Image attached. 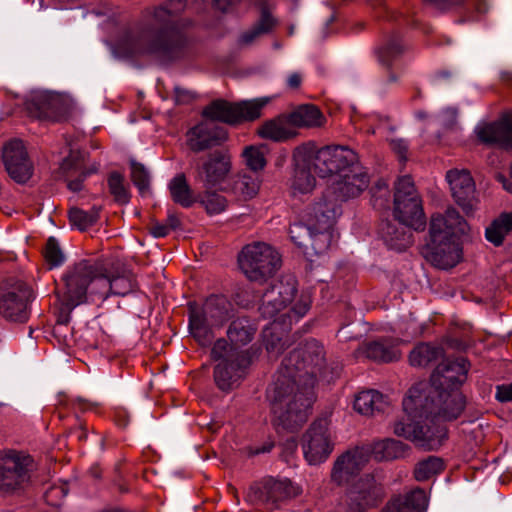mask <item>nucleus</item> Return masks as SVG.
Returning <instances> with one entry per match:
<instances>
[{
    "label": "nucleus",
    "instance_id": "1",
    "mask_svg": "<svg viewBox=\"0 0 512 512\" xmlns=\"http://www.w3.org/2000/svg\"><path fill=\"white\" fill-rule=\"evenodd\" d=\"M470 364L463 358H446L437 365L429 383L412 386L403 399L405 416L393 424V432L414 442L424 450H437L447 438L444 427L435 424L436 417L456 420L466 407L460 392L467 380Z\"/></svg>",
    "mask_w": 512,
    "mask_h": 512
},
{
    "label": "nucleus",
    "instance_id": "2",
    "mask_svg": "<svg viewBox=\"0 0 512 512\" xmlns=\"http://www.w3.org/2000/svg\"><path fill=\"white\" fill-rule=\"evenodd\" d=\"M186 8V0H168L162 5L146 7L139 19L126 31L124 49L133 56H150L161 64L187 59L191 41L183 28L188 19L175 20Z\"/></svg>",
    "mask_w": 512,
    "mask_h": 512
},
{
    "label": "nucleus",
    "instance_id": "3",
    "mask_svg": "<svg viewBox=\"0 0 512 512\" xmlns=\"http://www.w3.org/2000/svg\"><path fill=\"white\" fill-rule=\"evenodd\" d=\"M468 231L466 220L455 208H448L444 215L431 217L429 238L423 246V257L434 267L451 269L462 259V247L458 241Z\"/></svg>",
    "mask_w": 512,
    "mask_h": 512
},
{
    "label": "nucleus",
    "instance_id": "4",
    "mask_svg": "<svg viewBox=\"0 0 512 512\" xmlns=\"http://www.w3.org/2000/svg\"><path fill=\"white\" fill-rule=\"evenodd\" d=\"M273 414V425L278 431L295 432L308 419L309 409L315 399L314 390L276 377L267 392Z\"/></svg>",
    "mask_w": 512,
    "mask_h": 512
},
{
    "label": "nucleus",
    "instance_id": "5",
    "mask_svg": "<svg viewBox=\"0 0 512 512\" xmlns=\"http://www.w3.org/2000/svg\"><path fill=\"white\" fill-rule=\"evenodd\" d=\"M103 275V264L97 260L82 259L68 267L63 274V286L57 287L56 295L60 306L57 323L66 325L71 312L86 302L88 287L94 281L99 283Z\"/></svg>",
    "mask_w": 512,
    "mask_h": 512
},
{
    "label": "nucleus",
    "instance_id": "6",
    "mask_svg": "<svg viewBox=\"0 0 512 512\" xmlns=\"http://www.w3.org/2000/svg\"><path fill=\"white\" fill-rule=\"evenodd\" d=\"M192 167L195 182L205 189L198 194L197 202L210 215L224 211L227 206L226 198L212 189L224 182L230 173V155L223 150H215L207 156L194 159Z\"/></svg>",
    "mask_w": 512,
    "mask_h": 512
},
{
    "label": "nucleus",
    "instance_id": "7",
    "mask_svg": "<svg viewBox=\"0 0 512 512\" xmlns=\"http://www.w3.org/2000/svg\"><path fill=\"white\" fill-rule=\"evenodd\" d=\"M325 362L323 345L316 339L306 340L289 353L281 363L276 377L314 390L317 376Z\"/></svg>",
    "mask_w": 512,
    "mask_h": 512
},
{
    "label": "nucleus",
    "instance_id": "8",
    "mask_svg": "<svg viewBox=\"0 0 512 512\" xmlns=\"http://www.w3.org/2000/svg\"><path fill=\"white\" fill-rule=\"evenodd\" d=\"M189 330L193 338L201 345L212 342L211 326L221 325L232 317L233 305L223 295H211L200 307L195 302L188 304Z\"/></svg>",
    "mask_w": 512,
    "mask_h": 512
},
{
    "label": "nucleus",
    "instance_id": "9",
    "mask_svg": "<svg viewBox=\"0 0 512 512\" xmlns=\"http://www.w3.org/2000/svg\"><path fill=\"white\" fill-rule=\"evenodd\" d=\"M211 357L219 363L214 368V381L216 386L228 392L238 386L240 379L245 375L251 364L248 351L239 350L229 345L225 339H218L212 349Z\"/></svg>",
    "mask_w": 512,
    "mask_h": 512
},
{
    "label": "nucleus",
    "instance_id": "10",
    "mask_svg": "<svg viewBox=\"0 0 512 512\" xmlns=\"http://www.w3.org/2000/svg\"><path fill=\"white\" fill-rule=\"evenodd\" d=\"M241 271L246 277L255 282H265L281 267L279 253L264 242L246 245L238 256Z\"/></svg>",
    "mask_w": 512,
    "mask_h": 512
},
{
    "label": "nucleus",
    "instance_id": "11",
    "mask_svg": "<svg viewBox=\"0 0 512 512\" xmlns=\"http://www.w3.org/2000/svg\"><path fill=\"white\" fill-rule=\"evenodd\" d=\"M268 102L269 98L267 97L234 103L217 99L203 109L202 116L208 119V122H221L234 126L258 119Z\"/></svg>",
    "mask_w": 512,
    "mask_h": 512
},
{
    "label": "nucleus",
    "instance_id": "12",
    "mask_svg": "<svg viewBox=\"0 0 512 512\" xmlns=\"http://www.w3.org/2000/svg\"><path fill=\"white\" fill-rule=\"evenodd\" d=\"M34 469L32 456L15 450L0 452V494L8 496L24 491Z\"/></svg>",
    "mask_w": 512,
    "mask_h": 512
},
{
    "label": "nucleus",
    "instance_id": "13",
    "mask_svg": "<svg viewBox=\"0 0 512 512\" xmlns=\"http://www.w3.org/2000/svg\"><path fill=\"white\" fill-rule=\"evenodd\" d=\"M393 215L396 220L410 225L415 231L425 229L426 217L422 199L408 175L399 178L395 184Z\"/></svg>",
    "mask_w": 512,
    "mask_h": 512
},
{
    "label": "nucleus",
    "instance_id": "14",
    "mask_svg": "<svg viewBox=\"0 0 512 512\" xmlns=\"http://www.w3.org/2000/svg\"><path fill=\"white\" fill-rule=\"evenodd\" d=\"M34 291L20 279L8 278L0 286V315L7 321L25 323L30 317Z\"/></svg>",
    "mask_w": 512,
    "mask_h": 512
},
{
    "label": "nucleus",
    "instance_id": "15",
    "mask_svg": "<svg viewBox=\"0 0 512 512\" xmlns=\"http://www.w3.org/2000/svg\"><path fill=\"white\" fill-rule=\"evenodd\" d=\"M24 107L31 118L60 121L69 113L71 101L60 93L32 91L26 97Z\"/></svg>",
    "mask_w": 512,
    "mask_h": 512
},
{
    "label": "nucleus",
    "instance_id": "16",
    "mask_svg": "<svg viewBox=\"0 0 512 512\" xmlns=\"http://www.w3.org/2000/svg\"><path fill=\"white\" fill-rule=\"evenodd\" d=\"M308 159L315 174L326 178L343 174L358 160V156L352 149L344 146H325L309 155Z\"/></svg>",
    "mask_w": 512,
    "mask_h": 512
},
{
    "label": "nucleus",
    "instance_id": "17",
    "mask_svg": "<svg viewBox=\"0 0 512 512\" xmlns=\"http://www.w3.org/2000/svg\"><path fill=\"white\" fill-rule=\"evenodd\" d=\"M300 492L299 487L289 479L268 477L250 486L247 499L253 504L277 507L279 503L295 498Z\"/></svg>",
    "mask_w": 512,
    "mask_h": 512
},
{
    "label": "nucleus",
    "instance_id": "18",
    "mask_svg": "<svg viewBox=\"0 0 512 512\" xmlns=\"http://www.w3.org/2000/svg\"><path fill=\"white\" fill-rule=\"evenodd\" d=\"M1 159L5 171L16 183L25 184L31 179L34 165L22 140L11 139L4 143Z\"/></svg>",
    "mask_w": 512,
    "mask_h": 512
},
{
    "label": "nucleus",
    "instance_id": "19",
    "mask_svg": "<svg viewBox=\"0 0 512 512\" xmlns=\"http://www.w3.org/2000/svg\"><path fill=\"white\" fill-rule=\"evenodd\" d=\"M329 420L327 417L316 419L303 435L302 446L306 460L310 464L324 461L333 450L328 432Z\"/></svg>",
    "mask_w": 512,
    "mask_h": 512
},
{
    "label": "nucleus",
    "instance_id": "20",
    "mask_svg": "<svg viewBox=\"0 0 512 512\" xmlns=\"http://www.w3.org/2000/svg\"><path fill=\"white\" fill-rule=\"evenodd\" d=\"M384 496L383 487L374 476L367 474L355 483L348 493L350 512H364L370 507L377 506Z\"/></svg>",
    "mask_w": 512,
    "mask_h": 512
},
{
    "label": "nucleus",
    "instance_id": "21",
    "mask_svg": "<svg viewBox=\"0 0 512 512\" xmlns=\"http://www.w3.org/2000/svg\"><path fill=\"white\" fill-rule=\"evenodd\" d=\"M98 171V165L85 166V154L79 150H70L58 169L59 178H63L67 188L72 192L83 190L86 178Z\"/></svg>",
    "mask_w": 512,
    "mask_h": 512
},
{
    "label": "nucleus",
    "instance_id": "22",
    "mask_svg": "<svg viewBox=\"0 0 512 512\" xmlns=\"http://www.w3.org/2000/svg\"><path fill=\"white\" fill-rule=\"evenodd\" d=\"M453 199L468 215L473 212L477 198L475 183L468 170L451 169L446 173Z\"/></svg>",
    "mask_w": 512,
    "mask_h": 512
},
{
    "label": "nucleus",
    "instance_id": "23",
    "mask_svg": "<svg viewBox=\"0 0 512 512\" xmlns=\"http://www.w3.org/2000/svg\"><path fill=\"white\" fill-rule=\"evenodd\" d=\"M475 133L483 144L512 150V112L503 113L497 120L477 126Z\"/></svg>",
    "mask_w": 512,
    "mask_h": 512
},
{
    "label": "nucleus",
    "instance_id": "24",
    "mask_svg": "<svg viewBox=\"0 0 512 512\" xmlns=\"http://www.w3.org/2000/svg\"><path fill=\"white\" fill-rule=\"evenodd\" d=\"M227 131L213 122H201L187 132V145L198 153L220 146L227 140Z\"/></svg>",
    "mask_w": 512,
    "mask_h": 512
},
{
    "label": "nucleus",
    "instance_id": "25",
    "mask_svg": "<svg viewBox=\"0 0 512 512\" xmlns=\"http://www.w3.org/2000/svg\"><path fill=\"white\" fill-rule=\"evenodd\" d=\"M369 184V176L358 160L339 176L333 186L336 199L347 201L359 196Z\"/></svg>",
    "mask_w": 512,
    "mask_h": 512
},
{
    "label": "nucleus",
    "instance_id": "26",
    "mask_svg": "<svg viewBox=\"0 0 512 512\" xmlns=\"http://www.w3.org/2000/svg\"><path fill=\"white\" fill-rule=\"evenodd\" d=\"M369 460V451L363 448L349 450L340 455L333 466L331 478L338 485L357 475Z\"/></svg>",
    "mask_w": 512,
    "mask_h": 512
},
{
    "label": "nucleus",
    "instance_id": "27",
    "mask_svg": "<svg viewBox=\"0 0 512 512\" xmlns=\"http://www.w3.org/2000/svg\"><path fill=\"white\" fill-rule=\"evenodd\" d=\"M412 230L410 225L394 218L382 220L378 233L389 249L402 252L414 242Z\"/></svg>",
    "mask_w": 512,
    "mask_h": 512
},
{
    "label": "nucleus",
    "instance_id": "28",
    "mask_svg": "<svg viewBox=\"0 0 512 512\" xmlns=\"http://www.w3.org/2000/svg\"><path fill=\"white\" fill-rule=\"evenodd\" d=\"M257 134L263 139L274 142H285L297 136V132L290 123L288 114H280L266 120L258 127Z\"/></svg>",
    "mask_w": 512,
    "mask_h": 512
},
{
    "label": "nucleus",
    "instance_id": "29",
    "mask_svg": "<svg viewBox=\"0 0 512 512\" xmlns=\"http://www.w3.org/2000/svg\"><path fill=\"white\" fill-rule=\"evenodd\" d=\"M361 349L368 359L378 363L394 362L401 357L397 341L391 338H380L364 343Z\"/></svg>",
    "mask_w": 512,
    "mask_h": 512
},
{
    "label": "nucleus",
    "instance_id": "30",
    "mask_svg": "<svg viewBox=\"0 0 512 512\" xmlns=\"http://www.w3.org/2000/svg\"><path fill=\"white\" fill-rule=\"evenodd\" d=\"M337 215L336 205L333 201L320 200L311 205L304 216L308 225L314 229L331 230Z\"/></svg>",
    "mask_w": 512,
    "mask_h": 512
},
{
    "label": "nucleus",
    "instance_id": "31",
    "mask_svg": "<svg viewBox=\"0 0 512 512\" xmlns=\"http://www.w3.org/2000/svg\"><path fill=\"white\" fill-rule=\"evenodd\" d=\"M428 500L424 490L415 489L391 499L383 512H425Z\"/></svg>",
    "mask_w": 512,
    "mask_h": 512
},
{
    "label": "nucleus",
    "instance_id": "32",
    "mask_svg": "<svg viewBox=\"0 0 512 512\" xmlns=\"http://www.w3.org/2000/svg\"><path fill=\"white\" fill-rule=\"evenodd\" d=\"M99 284L104 289L101 293L103 298H107L109 294L125 296L135 289L134 276L128 270H123L117 275H109L103 268Z\"/></svg>",
    "mask_w": 512,
    "mask_h": 512
},
{
    "label": "nucleus",
    "instance_id": "33",
    "mask_svg": "<svg viewBox=\"0 0 512 512\" xmlns=\"http://www.w3.org/2000/svg\"><path fill=\"white\" fill-rule=\"evenodd\" d=\"M403 51L404 47L397 34L391 35L383 45L376 49L378 61L388 74L387 83H395L398 81L397 74L392 70V64Z\"/></svg>",
    "mask_w": 512,
    "mask_h": 512
},
{
    "label": "nucleus",
    "instance_id": "34",
    "mask_svg": "<svg viewBox=\"0 0 512 512\" xmlns=\"http://www.w3.org/2000/svg\"><path fill=\"white\" fill-rule=\"evenodd\" d=\"M277 25V20L271 14L266 3L260 6V17L258 21L248 30L244 31L239 37L241 45L249 46L263 35L269 34Z\"/></svg>",
    "mask_w": 512,
    "mask_h": 512
},
{
    "label": "nucleus",
    "instance_id": "35",
    "mask_svg": "<svg viewBox=\"0 0 512 512\" xmlns=\"http://www.w3.org/2000/svg\"><path fill=\"white\" fill-rule=\"evenodd\" d=\"M288 116L292 127L296 128H318L326 122L325 116L314 104L299 105Z\"/></svg>",
    "mask_w": 512,
    "mask_h": 512
},
{
    "label": "nucleus",
    "instance_id": "36",
    "mask_svg": "<svg viewBox=\"0 0 512 512\" xmlns=\"http://www.w3.org/2000/svg\"><path fill=\"white\" fill-rule=\"evenodd\" d=\"M367 450L377 461H392L404 458L410 451V446L399 440L386 438L375 442L371 449Z\"/></svg>",
    "mask_w": 512,
    "mask_h": 512
},
{
    "label": "nucleus",
    "instance_id": "37",
    "mask_svg": "<svg viewBox=\"0 0 512 512\" xmlns=\"http://www.w3.org/2000/svg\"><path fill=\"white\" fill-rule=\"evenodd\" d=\"M226 193H231L238 199L247 200L253 198L259 190V182L256 177L249 174H237L231 177L222 188Z\"/></svg>",
    "mask_w": 512,
    "mask_h": 512
},
{
    "label": "nucleus",
    "instance_id": "38",
    "mask_svg": "<svg viewBox=\"0 0 512 512\" xmlns=\"http://www.w3.org/2000/svg\"><path fill=\"white\" fill-rule=\"evenodd\" d=\"M388 402L376 390L360 392L354 401V409L363 415H373L375 412H384Z\"/></svg>",
    "mask_w": 512,
    "mask_h": 512
},
{
    "label": "nucleus",
    "instance_id": "39",
    "mask_svg": "<svg viewBox=\"0 0 512 512\" xmlns=\"http://www.w3.org/2000/svg\"><path fill=\"white\" fill-rule=\"evenodd\" d=\"M257 327L248 317H238L233 320L227 330L231 346L246 345L252 341Z\"/></svg>",
    "mask_w": 512,
    "mask_h": 512
},
{
    "label": "nucleus",
    "instance_id": "40",
    "mask_svg": "<svg viewBox=\"0 0 512 512\" xmlns=\"http://www.w3.org/2000/svg\"><path fill=\"white\" fill-rule=\"evenodd\" d=\"M312 164L308 158L301 160L295 159V169L292 180L294 191L305 194L309 193L315 187V177L311 173Z\"/></svg>",
    "mask_w": 512,
    "mask_h": 512
},
{
    "label": "nucleus",
    "instance_id": "41",
    "mask_svg": "<svg viewBox=\"0 0 512 512\" xmlns=\"http://www.w3.org/2000/svg\"><path fill=\"white\" fill-rule=\"evenodd\" d=\"M512 232V212H503L485 230L486 239L494 246H501Z\"/></svg>",
    "mask_w": 512,
    "mask_h": 512
},
{
    "label": "nucleus",
    "instance_id": "42",
    "mask_svg": "<svg viewBox=\"0 0 512 512\" xmlns=\"http://www.w3.org/2000/svg\"><path fill=\"white\" fill-rule=\"evenodd\" d=\"M442 347L420 343L409 354V362L414 367H426L443 357Z\"/></svg>",
    "mask_w": 512,
    "mask_h": 512
},
{
    "label": "nucleus",
    "instance_id": "43",
    "mask_svg": "<svg viewBox=\"0 0 512 512\" xmlns=\"http://www.w3.org/2000/svg\"><path fill=\"white\" fill-rule=\"evenodd\" d=\"M169 190L172 200L182 207L188 208L197 202V197H193L191 188L183 173L176 175L170 181Z\"/></svg>",
    "mask_w": 512,
    "mask_h": 512
},
{
    "label": "nucleus",
    "instance_id": "44",
    "mask_svg": "<svg viewBox=\"0 0 512 512\" xmlns=\"http://www.w3.org/2000/svg\"><path fill=\"white\" fill-rule=\"evenodd\" d=\"M100 210L97 206H93L89 211L73 207L68 212L70 223L80 231H85L98 221Z\"/></svg>",
    "mask_w": 512,
    "mask_h": 512
},
{
    "label": "nucleus",
    "instance_id": "45",
    "mask_svg": "<svg viewBox=\"0 0 512 512\" xmlns=\"http://www.w3.org/2000/svg\"><path fill=\"white\" fill-rule=\"evenodd\" d=\"M107 184L109 192L116 203L125 205L130 201L131 195L123 174L118 171H112L107 177Z\"/></svg>",
    "mask_w": 512,
    "mask_h": 512
},
{
    "label": "nucleus",
    "instance_id": "46",
    "mask_svg": "<svg viewBox=\"0 0 512 512\" xmlns=\"http://www.w3.org/2000/svg\"><path fill=\"white\" fill-rule=\"evenodd\" d=\"M443 470V460L440 457L429 456L416 464L414 476L417 481H426Z\"/></svg>",
    "mask_w": 512,
    "mask_h": 512
},
{
    "label": "nucleus",
    "instance_id": "47",
    "mask_svg": "<svg viewBox=\"0 0 512 512\" xmlns=\"http://www.w3.org/2000/svg\"><path fill=\"white\" fill-rule=\"evenodd\" d=\"M313 229L311 225H308L307 218H304V221L291 224L289 228L291 240L296 246L303 249L306 254L309 253V239Z\"/></svg>",
    "mask_w": 512,
    "mask_h": 512
},
{
    "label": "nucleus",
    "instance_id": "48",
    "mask_svg": "<svg viewBox=\"0 0 512 512\" xmlns=\"http://www.w3.org/2000/svg\"><path fill=\"white\" fill-rule=\"evenodd\" d=\"M130 178L133 184L139 190L141 195H144L150 189V173L148 169L135 159H130Z\"/></svg>",
    "mask_w": 512,
    "mask_h": 512
},
{
    "label": "nucleus",
    "instance_id": "49",
    "mask_svg": "<svg viewBox=\"0 0 512 512\" xmlns=\"http://www.w3.org/2000/svg\"><path fill=\"white\" fill-rule=\"evenodd\" d=\"M311 238L309 239V252L315 255L325 253L331 245L332 233L331 230L313 229Z\"/></svg>",
    "mask_w": 512,
    "mask_h": 512
},
{
    "label": "nucleus",
    "instance_id": "50",
    "mask_svg": "<svg viewBox=\"0 0 512 512\" xmlns=\"http://www.w3.org/2000/svg\"><path fill=\"white\" fill-rule=\"evenodd\" d=\"M275 291L280 294L281 299L288 305L297 293V281L292 276H287L271 284Z\"/></svg>",
    "mask_w": 512,
    "mask_h": 512
},
{
    "label": "nucleus",
    "instance_id": "51",
    "mask_svg": "<svg viewBox=\"0 0 512 512\" xmlns=\"http://www.w3.org/2000/svg\"><path fill=\"white\" fill-rule=\"evenodd\" d=\"M245 163L254 172L262 170L266 166V159L261 149L249 146L243 151Z\"/></svg>",
    "mask_w": 512,
    "mask_h": 512
},
{
    "label": "nucleus",
    "instance_id": "52",
    "mask_svg": "<svg viewBox=\"0 0 512 512\" xmlns=\"http://www.w3.org/2000/svg\"><path fill=\"white\" fill-rule=\"evenodd\" d=\"M285 307L286 306L281 304V301L276 300L272 295L264 292L261 298L259 312L264 319H272Z\"/></svg>",
    "mask_w": 512,
    "mask_h": 512
},
{
    "label": "nucleus",
    "instance_id": "53",
    "mask_svg": "<svg viewBox=\"0 0 512 512\" xmlns=\"http://www.w3.org/2000/svg\"><path fill=\"white\" fill-rule=\"evenodd\" d=\"M285 307L286 306L281 304V301L276 300L272 295L264 292L261 298L259 312L264 319H272Z\"/></svg>",
    "mask_w": 512,
    "mask_h": 512
},
{
    "label": "nucleus",
    "instance_id": "54",
    "mask_svg": "<svg viewBox=\"0 0 512 512\" xmlns=\"http://www.w3.org/2000/svg\"><path fill=\"white\" fill-rule=\"evenodd\" d=\"M44 257L51 267H56L63 263L64 254L54 237L48 238L44 250Z\"/></svg>",
    "mask_w": 512,
    "mask_h": 512
},
{
    "label": "nucleus",
    "instance_id": "55",
    "mask_svg": "<svg viewBox=\"0 0 512 512\" xmlns=\"http://www.w3.org/2000/svg\"><path fill=\"white\" fill-rule=\"evenodd\" d=\"M373 199V205L379 208L385 207L390 195L388 184L385 180H378L370 190Z\"/></svg>",
    "mask_w": 512,
    "mask_h": 512
},
{
    "label": "nucleus",
    "instance_id": "56",
    "mask_svg": "<svg viewBox=\"0 0 512 512\" xmlns=\"http://www.w3.org/2000/svg\"><path fill=\"white\" fill-rule=\"evenodd\" d=\"M265 346L268 353L278 356L286 349V341L276 333L270 332V334L265 333Z\"/></svg>",
    "mask_w": 512,
    "mask_h": 512
},
{
    "label": "nucleus",
    "instance_id": "57",
    "mask_svg": "<svg viewBox=\"0 0 512 512\" xmlns=\"http://www.w3.org/2000/svg\"><path fill=\"white\" fill-rule=\"evenodd\" d=\"M342 366L340 363H332L329 367L325 365V363L321 367V371H319L317 379H322L327 383H330L335 378L339 377Z\"/></svg>",
    "mask_w": 512,
    "mask_h": 512
},
{
    "label": "nucleus",
    "instance_id": "58",
    "mask_svg": "<svg viewBox=\"0 0 512 512\" xmlns=\"http://www.w3.org/2000/svg\"><path fill=\"white\" fill-rule=\"evenodd\" d=\"M425 3L443 12L451 9L454 6L461 5L463 0H425Z\"/></svg>",
    "mask_w": 512,
    "mask_h": 512
},
{
    "label": "nucleus",
    "instance_id": "59",
    "mask_svg": "<svg viewBox=\"0 0 512 512\" xmlns=\"http://www.w3.org/2000/svg\"><path fill=\"white\" fill-rule=\"evenodd\" d=\"M391 149L400 157L401 160L407 159L408 144L403 139H392L390 141Z\"/></svg>",
    "mask_w": 512,
    "mask_h": 512
},
{
    "label": "nucleus",
    "instance_id": "60",
    "mask_svg": "<svg viewBox=\"0 0 512 512\" xmlns=\"http://www.w3.org/2000/svg\"><path fill=\"white\" fill-rule=\"evenodd\" d=\"M148 230L155 238L165 237L170 233V229L167 227L166 223H160L156 220L151 222Z\"/></svg>",
    "mask_w": 512,
    "mask_h": 512
},
{
    "label": "nucleus",
    "instance_id": "61",
    "mask_svg": "<svg viewBox=\"0 0 512 512\" xmlns=\"http://www.w3.org/2000/svg\"><path fill=\"white\" fill-rule=\"evenodd\" d=\"M496 399L502 403L512 400V382L497 386Z\"/></svg>",
    "mask_w": 512,
    "mask_h": 512
},
{
    "label": "nucleus",
    "instance_id": "62",
    "mask_svg": "<svg viewBox=\"0 0 512 512\" xmlns=\"http://www.w3.org/2000/svg\"><path fill=\"white\" fill-rule=\"evenodd\" d=\"M174 93H175V100L178 104H186V103L191 102L194 99V95L192 94V92H190L186 89H183L179 86H176L174 88Z\"/></svg>",
    "mask_w": 512,
    "mask_h": 512
},
{
    "label": "nucleus",
    "instance_id": "63",
    "mask_svg": "<svg viewBox=\"0 0 512 512\" xmlns=\"http://www.w3.org/2000/svg\"><path fill=\"white\" fill-rule=\"evenodd\" d=\"M310 308V301L308 299L301 298L294 306L291 308V312L295 314L298 318L303 317Z\"/></svg>",
    "mask_w": 512,
    "mask_h": 512
},
{
    "label": "nucleus",
    "instance_id": "64",
    "mask_svg": "<svg viewBox=\"0 0 512 512\" xmlns=\"http://www.w3.org/2000/svg\"><path fill=\"white\" fill-rule=\"evenodd\" d=\"M274 447V444L272 442H265L260 446H251L248 448V454L249 456H255L263 453H269L272 448Z\"/></svg>",
    "mask_w": 512,
    "mask_h": 512
}]
</instances>
